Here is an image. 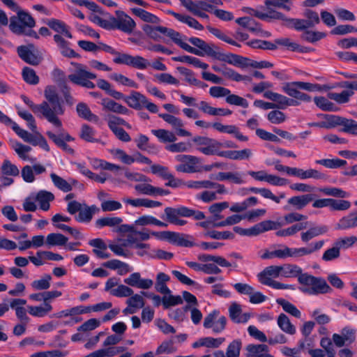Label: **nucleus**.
Listing matches in <instances>:
<instances>
[{
    "instance_id": "nucleus-36",
    "label": "nucleus",
    "mask_w": 357,
    "mask_h": 357,
    "mask_svg": "<svg viewBox=\"0 0 357 357\" xmlns=\"http://www.w3.org/2000/svg\"><path fill=\"white\" fill-rule=\"evenodd\" d=\"M327 231L328 227L324 225L311 227L307 230L301 233V239L303 242L307 243L317 236L326 234Z\"/></svg>"
},
{
    "instance_id": "nucleus-5",
    "label": "nucleus",
    "mask_w": 357,
    "mask_h": 357,
    "mask_svg": "<svg viewBox=\"0 0 357 357\" xmlns=\"http://www.w3.org/2000/svg\"><path fill=\"white\" fill-rule=\"evenodd\" d=\"M174 158L179 162L175 166V169L178 172L194 174L211 170V167L204 166L201 159L195 155L178 154Z\"/></svg>"
},
{
    "instance_id": "nucleus-52",
    "label": "nucleus",
    "mask_w": 357,
    "mask_h": 357,
    "mask_svg": "<svg viewBox=\"0 0 357 357\" xmlns=\"http://www.w3.org/2000/svg\"><path fill=\"white\" fill-rule=\"evenodd\" d=\"M222 75L226 78L236 81V82H241V81H247L251 82L252 78L250 76L242 75L233 69L223 66L222 67Z\"/></svg>"
},
{
    "instance_id": "nucleus-53",
    "label": "nucleus",
    "mask_w": 357,
    "mask_h": 357,
    "mask_svg": "<svg viewBox=\"0 0 357 357\" xmlns=\"http://www.w3.org/2000/svg\"><path fill=\"white\" fill-rule=\"evenodd\" d=\"M275 102V109H285L288 106H295L298 105V102L296 100L293 99H290L285 96H283L280 93H276L275 99L273 100Z\"/></svg>"
},
{
    "instance_id": "nucleus-50",
    "label": "nucleus",
    "mask_w": 357,
    "mask_h": 357,
    "mask_svg": "<svg viewBox=\"0 0 357 357\" xmlns=\"http://www.w3.org/2000/svg\"><path fill=\"white\" fill-rule=\"evenodd\" d=\"M105 119L107 122V126L112 132L119 128L120 126H123L128 129L131 128V125L130 123H127L123 119L118 116L109 114Z\"/></svg>"
},
{
    "instance_id": "nucleus-23",
    "label": "nucleus",
    "mask_w": 357,
    "mask_h": 357,
    "mask_svg": "<svg viewBox=\"0 0 357 357\" xmlns=\"http://www.w3.org/2000/svg\"><path fill=\"white\" fill-rule=\"evenodd\" d=\"M21 98L34 113H40L48 121H52V116L50 115L51 112L50 111V109H49V104L47 102L44 101L40 105H35L33 101L26 96H22Z\"/></svg>"
},
{
    "instance_id": "nucleus-20",
    "label": "nucleus",
    "mask_w": 357,
    "mask_h": 357,
    "mask_svg": "<svg viewBox=\"0 0 357 357\" xmlns=\"http://www.w3.org/2000/svg\"><path fill=\"white\" fill-rule=\"evenodd\" d=\"M281 276L280 266H269L266 267L261 272L258 273L257 278L259 282L264 285L274 281L273 278Z\"/></svg>"
},
{
    "instance_id": "nucleus-40",
    "label": "nucleus",
    "mask_w": 357,
    "mask_h": 357,
    "mask_svg": "<svg viewBox=\"0 0 357 357\" xmlns=\"http://www.w3.org/2000/svg\"><path fill=\"white\" fill-rule=\"evenodd\" d=\"M53 310L50 303L44 302L40 305H28L27 311L33 317H44L47 315Z\"/></svg>"
},
{
    "instance_id": "nucleus-37",
    "label": "nucleus",
    "mask_w": 357,
    "mask_h": 357,
    "mask_svg": "<svg viewBox=\"0 0 357 357\" xmlns=\"http://www.w3.org/2000/svg\"><path fill=\"white\" fill-rule=\"evenodd\" d=\"M216 179L221 181H230L237 185H241L245 183L244 174L239 172H219L217 174Z\"/></svg>"
},
{
    "instance_id": "nucleus-57",
    "label": "nucleus",
    "mask_w": 357,
    "mask_h": 357,
    "mask_svg": "<svg viewBox=\"0 0 357 357\" xmlns=\"http://www.w3.org/2000/svg\"><path fill=\"white\" fill-rule=\"evenodd\" d=\"M276 302L278 305L282 306V309L288 314L296 317L300 318L301 317V311L292 303L286 301L284 298H278Z\"/></svg>"
},
{
    "instance_id": "nucleus-44",
    "label": "nucleus",
    "mask_w": 357,
    "mask_h": 357,
    "mask_svg": "<svg viewBox=\"0 0 357 357\" xmlns=\"http://www.w3.org/2000/svg\"><path fill=\"white\" fill-rule=\"evenodd\" d=\"M123 220L117 216H106L98 218L95 222V226L98 229H102L105 227H116L121 224Z\"/></svg>"
},
{
    "instance_id": "nucleus-29",
    "label": "nucleus",
    "mask_w": 357,
    "mask_h": 357,
    "mask_svg": "<svg viewBox=\"0 0 357 357\" xmlns=\"http://www.w3.org/2000/svg\"><path fill=\"white\" fill-rule=\"evenodd\" d=\"M356 227H357V211L343 216L335 226V229L337 230H348Z\"/></svg>"
},
{
    "instance_id": "nucleus-19",
    "label": "nucleus",
    "mask_w": 357,
    "mask_h": 357,
    "mask_svg": "<svg viewBox=\"0 0 357 357\" xmlns=\"http://www.w3.org/2000/svg\"><path fill=\"white\" fill-rule=\"evenodd\" d=\"M185 186L190 189L201 190L208 188H217L220 194H227L228 191L222 184L211 181L209 180L203 181H188L185 183Z\"/></svg>"
},
{
    "instance_id": "nucleus-56",
    "label": "nucleus",
    "mask_w": 357,
    "mask_h": 357,
    "mask_svg": "<svg viewBox=\"0 0 357 357\" xmlns=\"http://www.w3.org/2000/svg\"><path fill=\"white\" fill-rule=\"evenodd\" d=\"M51 280V275L49 274H46L41 278L33 280L31 283V287L33 290L36 291H45L50 287Z\"/></svg>"
},
{
    "instance_id": "nucleus-51",
    "label": "nucleus",
    "mask_w": 357,
    "mask_h": 357,
    "mask_svg": "<svg viewBox=\"0 0 357 357\" xmlns=\"http://www.w3.org/2000/svg\"><path fill=\"white\" fill-rule=\"evenodd\" d=\"M132 13L139 17L142 20L152 24H158L160 19L155 15L139 8L132 9Z\"/></svg>"
},
{
    "instance_id": "nucleus-4",
    "label": "nucleus",
    "mask_w": 357,
    "mask_h": 357,
    "mask_svg": "<svg viewBox=\"0 0 357 357\" xmlns=\"http://www.w3.org/2000/svg\"><path fill=\"white\" fill-rule=\"evenodd\" d=\"M100 50L116 56L114 62L117 64H124L133 68L144 70L149 66V61L141 56H132L126 53H120L113 47L106 44H101Z\"/></svg>"
},
{
    "instance_id": "nucleus-33",
    "label": "nucleus",
    "mask_w": 357,
    "mask_h": 357,
    "mask_svg": "<svg viewBox=\"0 0 357 357\" xmlns=\"http://www.w3.org/2000/svg\"><path fill=\"white\" fill-rule=\"evenodd\" d=\"M252 155V151L250 149H244L239 151H220V157L231 160H248Z\"/></svg>"
},
{
    "instance_id": "nucleus-45",
    "label": "nucleus",
    "mask_w": 357,
    "mask_h": 357,
    "mask_svg": "<svg viewBox=\"0 0 357 357\" xmlns=\"http://www.w3.org/2000/svg\"><path fill=\"white\" fill-rule=\"evenodd\" d=\"M10 146L18 156L23 160H29L31 162H33L36 160L35 158H30L27 155V153L31 150L30 146L22 144L17 141H11Z\"/></svg>"
},
{
    "instance_id": "nucleus-30",
    "label": "nucleus",
    "mask_w": 357,
    "mask_h": 357,
    "mask_svg": "<svg viewBox=\"0 0 357 357\" xmlns=\"http://www.w3.org/2000/svg\"><path fill=\"white\" fill-rule=\"evenodd\" d=\"M146 97L141 93L132 91L129 96L124 98L125 102L131 108L141 109L144 103L146 102Z\"/></svg>"
},
{
    "instance_id": "nucleus-18",
    "label": "nucleus",
    "mask_w": 357,
    "mask_h": 357,
    "mask_svg": "<svg viewBox=\"0 0 357 357\" xmlns=\"http://www.w3.org/2000/svg\"><path fill=\"white\" fill-rule=\"evenodd\" d=\"M188 41L200 50L199 52L202 54L201 56L206 54L216 59H221V54L216 51L217 47L213 45L208 44L204 40L197 37H191L188 39ZM197 50L199 51V50Z\"/></svg>"
},
{
    "instance_id": "nucleus-21",
    "label": "nucleus",
    "mask_w": 357,
    "mask_h": 357,
    "mask_svg": "<svg viewBox=\"0 0 357 357\" xmlns=\"http://www.w3.org/2000/svg\"><path fill=\"white\" fill-rule=\"evenodd\" d=\"M123 282L130 287L142 289H149L153 285L152 280L142 278L140 273L138 272L130 274L129 277L124 279Z\"/></svg>"
},
{
    "instance_id": "nucleus-25",
    "label": "nucleus",
    "mask_w": 357,
    "mask_h": 357,
    "mask_svg": "<svg viewBox=\"0 0 357 357\" xmlns=\"http://www.w3.org/2000/svg\"><path fill=\"white\" fill-rule=\"evenodd\" d=\"M33 45L28 46L22 45L17 47V52L19 56L26 63L31 65H37L39 63V59L33 53Z\"/></svg>"
},
{
    "instance_id": "nucleus-47",
    "label": "nucleus",
    "mask_w": 357,
    "mask_h": 357,
    "mask_svg": "<svg viewBox=\"0 0 357 357\" xmlns=\"http://www.w3.org/2000/svg\"><path fill=\"white\" fill-rule=\"evenodd\" d=\"M279 328L285 333L294 335L296 332V327L291 323L289 317L284 314H280L277 319Z\"/></svg>"
},
{
    "instance_id": "nucleus-43",
    "label": "nucleus",
    "mask_w": 357,
    "mask_h": 357,
    "mask_svg": "<svg viewBox=\"0 0 357 357\" xmlns=\"http://www.w3.org/2000/svg\"><path fill=\"white\" fill-rule=\"evenodd\" d=\"M169 13L174 16L178 21L186 24L190 27L196 30L202 31L204 29V26L201 24L196 19L191 16L182 15L180 13H175L174 11H169Z\"/></svg>"
},
{
    "instance_id": "nucleus-13",
    "label": "nucleus",
    "mask_w": 357,
    "mask_h": 357,
    "mask_svg": "<svg viewBox=\"0 0 357 357\" xmlns=\"http://www.w3.org/2000/svg\"><path fill=\"white\" fill-rule=\"evenodd\" d=\"M324 245V241H318L309 243L305 247L289 248L288 247V257L301 258L310 255L319 251Z\"/></svg>"
},
{
    "instance_id": "nucleus-1",
    "label": "nucleus",
    "mask_w": 357,
    "mask_h": 357,
    "mask_svg": "<svg viewBox=\"0 0 357 357\" xmlns=\"http://www.w3.org/2000/svg\"><path fill=\"white\" fill-rule=\"evenodd\" d=\"M144 32L151 38L155 41L161 39L160 34H163L169 37L174 43L178 45L181 48L186 52L194 54L195 55H202V54L197 50L196 48L191 47L188 43L182 40L181 33L172 29H169L162 26H151L145 24L142 27Z\"/></svg>"
},
{
    "instance_id": "nucleus-22",
    "label": "nucleus",
    "mask_w": 357,
    "mask_h": 357,
    "mask_svg": "<svg viewBox=\"0 0 357 357\" xmlns=\"http://www.w3.org/2000/svg\"><path fill=\"white\" fill-rule=\"evenodd\" d=\"M241 348V340L236 339L228 344L225 352L222 350H216L213 356L214 357H240Z\"/></svg>"
},
{
    "instance_id": "nucleus-59",
    "label": "nucleus",
    "mask_w": 357,
    "mask_h": 357,
    "mask_svg": "<svg viewBox=\"0 0 357 357\" xmlns=\"http://www.w3.org/2000/svg\"><path fill=\"white\" fill-rule=\"evenodd\" d=\"M317 164L324 166L326 168L336 169L344 166L347 161L337 158L332 159H321L315 161Z\"/></svg>"
},
{
    "instance_id": "nucleus-14",
    "label": "nucleus",
    "mask_w": 357,
    "mask_h": 357,
    "mask_svg": "<svg viewBox=\"0 0 357 357\" xmlns=\"http://www.w3.org/2000/svg\"><path fill=\"white\" fill-rule=\"evenodd\" d=\"M188 207L179 206L177 208L167 207L165 208V219L172 225L183 226L187 221L181 219V217L187 218Z\"/></svg>"
},
{
    "instance_id": "nucleus-31",
    "label": "nucleus",
    "mask_w": 357,
    "mask_h": 357,
    "mask_svg": "<svg viewBox=\"0 0 357 357\" xmlns=\"http://www.w3.org/2000/svg\"><path fill=\"white\" fill-rule=\"evenodd\" d=\"M246 357H273L268 353V347L266 344H248L245 349Z\"/></svg>"
},
{
    "instance_id": "nucleus-12",
    "label": "nucleus",
    "mask_w": 357,
    "mask_h": 357,
    "mask_svg": "<svg viewBox=\"0 0 357 357\" xmlns=\"http://www.w3.org/2000/svg\"><path fill=\"white\" fill-rule=\"evenodd\" d=\"M219 312L214 310L209 313L204 321V327L206 328H211L215 333L222 332L226 326L227 319L224 316L218 317Z\"/></svg>"
},
{
    "instance_id": "nucleus-32",
    "label": "nucleus",
    "mask_w": 357,
    "mask_h": 357,
    "mask_svg": "<svg viewBox=\"0 0 357 357\" xmlns=\"http://www.w3.org/2000/svg\"><path fill=\"white\" fill-rule=\"evenodd\" d=\"M33 199L38 203L40 209L47 211L50 208V203L54 199V195L51 192L40 190L33 195Z\"/></svg>"
},
{
    "instance_id": "nucleus-2",
    "label": "nucleus",
    "mask_w": 357,
    "mask_h": 357,
    "mask_svg": "<svg viewBox=\"0 0 357 357\" xmlns=\"http://www.w3.org/2000/svg\"><path fill=\"white\" fill-rule=\"evenodd\" d=\"M36 26L33 17L27 12L19 10L17 15L10 18L9 28L12 32L17 35H25L38 38V33L33 30Z\"/></svg>"
},
{
    "instance_id": "nucleus-55",
    "label": "nucleus",
    "mask_w": 357,
    "mask_h": 357,
    "mask_svg": "<svg viewBox=\"0 0 357 357\" xmlns=\"http://www.w3.org/2000/svg\"><path fill=\"white\" fill-rule=\"evenodd\" d=\"M1 172L2 175L8 177L17 176L20 174V170L17 167L8 159L3 160L1 167Z\"/></svg>"
},
{
    "instance_id": "nucleus-46",
    "label": "nucleus",
    "mask_w": 357,
    "mask_h": 357,
    "mask_svg": "<svg viewBox=\"0 0 357 357\" xmlns=\"http://www.w3.org/2000/svg\"><path fill=\"white\" fill-rule=\"evenodd\" d=\"M172 59L174 61L181 62L192 65L196 68H202V69H207L208 65L206 63L201 61L200 59L188 55L174 56Z\"/></svg>"
},
{
    "instance_id": "nucleus-26",
    "label": "nucleus",
    "mask_w": 357,
    "mask_h": 357,
    "mask_svg": "<svg viewBox=\"0 0 357 357\" xmlns=\"http://www.w3.org/2000/svg\"><path fill=\"white\" fill-rule=\"evenodd\" d=\"M101 105L103 109L118 114L129 115L131 112L126 107L109 98H102Z\"/></svg>"
},
{
    "instance_id": "nucleus-6",
    "label": "nucleus",
    "mask_w": 357,
    "mask_h": 357,
    "mask_svg": "<svg viewBox=\"0 0 357 357\" xmlns=\"http://www.w3.org/2000/svg\"><path fill=\"white\" fill-rule=\"evenodd\" d=\"M151 133L155 136L161 143H170L165 146V149L172 153H183L190 150V144L185 142L174 143L177 140L174 132L165 129L151 130Z\"/></svg>"
},
{
    "instance_id": "nucleus-15",
    "label": "nucleus",
    "mask_w": 357,
    "mask_h": 357,
    "mask_svg": "<svg viewBox=\"0 0 357 357\" xmlns=\"http://www.w3.org/2000/svg\"><path fill=\"white\" fill-rule=\"evenodd\" d=\"M280 6H282V3L270 0L266 1L265 6H260L261 13H258V18L262 20H268L269 19L284 20V15L273 8Z\"/></svg>"
},
{
    "instance_id": "nucleus-3",
    "label": "nucleus",
    "mask_w": 357,
    "mask_h": 357,
    "mask_svg": "<svg viewBox=\"0 0 357 357\" xmlns=\"http://www.w3.org/2000/svg\"><path fill=\"white\" fill-rule=\"evenodd\" d=\"M300 290L306 294L319 295L331 293L332 289L322 278L314 277L307 273L299 277Z\"/></svg>"
},
{
    "instance_id": "nucleus-63",
    "label": "nucleus",
    "mask_w": 357,
    "mask_h": 357,
    "mask_svg": "<svg viewBox=\"0 0 357 357\" xmlns=\"http://www.w3.org/2000/svg\"><path fill=\"white\" fill-rule=\"evenodd\" d=\"M328 207L331 211H346L351 207V203L344 199H335L329 198Z\"/></svg>"
},
{
    "instance_id": "nucleus-27",
    "label": "nucleus",
    "mask_w": 357,
    "mask_h": 357,
    "mask_svg": "<svg viewBox=\"0 0 357 357\" xmlns=\"http://www.w3.org/2000/svg\"><path fill=\"white\" fill-rule=\"evenodd\" d=\"M213 4H210V3L204 1H197L196 5L190 10V13L200 18L208 20L209 16L206 14V12L213 14Z\"/></svg>"
},
{
    "instance_id": "nucleus-39",
    "label": "nucleus",
    "mask_w": 357,
    "mask_h": 357,
    "mask_svg": "<svg viewBox=\"0 0 357 357\" xmlns=\"http://www.w3.org/2000/svg\"><path fill=\"white\" fill-rule=\"evenodd\" d=\"M281 277L297 278L299 282V277L303 275L302 268L296 264H284L280 266Z\"/></svg>"
},
{
    "instance_id": "nucleus-49",
    "label": "nucleus",
    "mask_w": 357,
    "mask_h": 357,
    "mask_svg": "<svg viewBox=\"0 0 357 357\" xmlns=\"http://www.w3.org/2000/svg\"><path fill=\"white\" fill-rule=\"evenodd\" d=\"M68 238L60 233H50L46 237L47 246H63L66 245Z\"/></svg>"
},
{
    "instance_id": "nucleus-54",
    "label": "nucleus",
    "mask_w": 357,
    "mask_h": 357,
    "mask_svg": "<svg viewBox=\"0 0 357 357\" xmlns=\"http://www.w3.org/2000/svg\"><path fill=\"white\" fill-rule=\"evenodd\" d=\"M178 71L185 77V80L190 85H194L199 87H204V84L197 79L192 70L184 68V67H178Z\"/></svg>"
},
{
    "instance_id": "nucleus-60",
    "label": "nucleus",
    "mask_w": 357,
    "mask_h": 357,
    "mask_svg": "<svg viewBox=\"0 0 357 357\" xmlns=\"http://www.w3.org/2000/svg\"><path fill=\"white\" fill-rule=\"evenodd\" d=\"M220 60L227 62L229 64H232L234 66H238L242 68H245L246 62L248 61L247 57H243L242 56H239L234 54H231L229 55L226 56V57H223L221 54V59Z\"/></svg>"
},
{
    "instance_id": "nucleus-17",
    "label": "nucleus",
    "mask_w": 357,
    "mask_h": 357,
    "mask_svg": "<svg viewBox=\"0 0 357 357\" xmlns=\"http://www.w3.org/2000/svg\"><path fill=\"white\" fill-rule=\"evenodd\" d=\"M159 116L172 126L176 135L180 137L192 136L191 132L184 128V123L180 118L169 114H160Z\"/></svg>"
},
{
    "instance_id": "nucleus-35",
    "label": "nucleus",
    "mask_w": 357,
    "mask_h": 357,
    "mask_svg": "<svg viewBox=\"0 0 357 357\" xmlns=\"http://www.w3.org/2000/svg\"><path fill=\"white\" fill-rule=\"evenodd\" d=\"M98 211L99 208L96 206L92 205L89 206L84 204L82 210L75 216V220L79 222L89 223L93 219V215Z\"/></svg>"
},
{
    "instance_id": "nucleus-10",
    "label": "nucleus",
    "mask_w": 357,
    "mask_h": 357,
    "mask_svg": "<svg viewBox=\"0 0 357 357\" xmlns=\"http://www.w3.org/2000/svg\"><path fill=\"white\" fill-rule=\"evenodd\" d=\"M70 65L68 79L72 83L79 85L86 78H96V74L89 72L86 66L77 62H71Z\"/></svg>"
},
{
    "instance_id": "nucleus-48",
    "label": "nucleus",
    "mask_w": 357,
    "mask_h": 357,
    "mask_svg": "<svg viewBox=\"0 0 357 357\" xmlns=\"http://www.w3.org/2000/svg\"><path fill=\"white\" fill-rule=\"evenodd\" d=\"M170 280V277L165 273L160 272L157 274L155 288L157 291L162 294H169L171 290L166 283Z\"/></svg>"
},
{
    "instance_id": "nucleus-64",
    "label": "nucleus",
    "mask_w": 357,
    "mask_h": 357,
    "mask_svg": "<svg viewBox=\"0 0 357 357\" xmlns=\"http://www.w3.org/2000/svg\"><path fill=\"white\" fill-rule=\"evenodd\" d=\"M174 341L173 338L163 341L156 349L157 355L162 354H172L176 351V348L174 346Z\"/></svg>"
},
{
    "instance_id": "nucleus-11",
    "label": "nucleus",
    "mask_w": 357,
    "mask_h": 357,
    "mask_svg": "<svg viewBox=\"0 0 357 357\" xmlns=\"http://www.w3.org/2000/svg\"><path fill=\"white\" fill-rule=\"evenodd\" d=\"M299 89L307 91H321V87L319 84L305 82H287L282 86V91L292 98L295 97Z\"/></svg>"
},
{
    "instance_id": "nucleus-41",
    "label": "nucleus",
    "mask_w": 357,
    "mask_h": 357,
    "mask_svg": "<svg viewBox=\"0 0 357 357\" xmlns=\"http://www.w3.org/2000/svg\"><path fill=\"white\" fill-rule=\"evenodd\" d=\"M76 109L79 117L95 123L100 122V118L91 112L86 104L84 102L78 103Z\"/></svg>"
},
{
    "instance_id": "nucleus-24",
    "label": "nucleus",
    "mask_w": 357,
    "mask_h": 357,
    "mask_svg": "<svg viewBox=\"0 0 357 357\" xmlns=\"http://www.w3.org/2000/svg\"><path fill=\"white\" fill-rule=\"evenodd\" d=\"M278 248H271L266 249L263 251L260 257L262 259H272L274 258L286 259L288 258V246L285 245H280Z\"/></svg>"
},
{
    "instance_id": "nucleus-16",
    "label": "nucleus",
    "mask_w": 357,
    "mask_h": 357,
    "mask_svg": "<svg viewBox=\"0 0 357 357\" xmlns=\"http://www.w3.org/2000/svg\"><path fill=\"white\" fill-rule=\"evenodd\" d=\"M351 119L340 117L339 116L324 114V121L319 123L317 125L321 128H332L337 126H343L342 131L347 132L350 122Z\"/></svg>"
},
{
    "instance_id": "nucleus-8",
    "label": "nucleus",
    "mask_w": 357,
    "mask_h": 357,
    "mask_svg": "<svg viewBox=\"0 0 357 357\" xmlns=\"http://www.w3.org/2000/svg\"><path fill=\"white\" fill-rule=\"evenodd\" d=\"M196 149L206 155H220L222 143L208 137L196 136L192 139Z\"/></svg>"
},
{
    "instance_id": "nucleus-7",
    "label": "nucleus",
    "mask_w": 357,
    "mask_h": 357,
    "mask_svg": "<svg viewBox=\"0 0 357 357\" xmlns=\"http://www.w3.org/2000/svg\"><path fill=\"white\" fill-rule=\"evenodd\" d=\"M45 97L48 101L50 115L52 116V121H49L54 126L62 131V123L59 119L58 115L63 114V109L59 101L56 88L54 86H47L45 89Z\"/></svg>"
},
{
    "instance_id": "nucleus-42",
    "label": "nucleus",
    "mask_w": 357,
    "mask_h": 357,
    "mask_svg": "<svg viewBox=\"0 0 357 357\" xmlns=\"http://www.w3.org/2000/svg\"><path fill=\"white\" fill-rule=\"evenodd\" d=\"M47 24L54 31L63 34L68 38H73V36L69 31V26L63 22L52 18L47 22Z\"/></svg>"
},
{
    "instance_id": "nucleus-9",
    "label": "nucleus",
    "mask_w": 357,
    "mask_h": 357,
    "mask_svg": "<svg viewBox=\"0 0 357 357\" xmlns=\"http://www.w3.org/2000/svg\"><path fill=\"white\" fill-rule=\"evenodd\" d=\"M111 20L112 29H118L126 33H131L136 27V23L125 12L117 10L116 17L109 14L107 16Z\"/></svg>"
},
{
    "instance_id": "nucleus-61",
    "label": "nucleus",
    "mask_w": 357,
    "mask_h": 357,
    "mask_svg": "<svg viewBox=\"0 0 357 357\" xmlns=\"http://www.w3.org/2000/svg\"><path fill=\"white\" fill-rule=\"evenodd\" d=\"M95 130L87 124H83L81 127L79 137L83 140L88 142H96L97 139L95 138Z\"/></svg>"
},
{
    "instance_id": "nucleus-34",
    "label": "nucleus",
    "mask_w": 357,
    "mask_h": 357,
    "mask_svg": "<svg viewBox=\"0 0 357 357\" xmlns=\"http://www.w3.org/2000/svg\"><path fill=\"white\" fill-rule=\"evenodd\" d=\"M229 314L231 319L236 323H245L250 317L249 314H242L241 306L236 302L231 304L229 308Z\"/></svg>"
},
{
    "instance_id": "nucleus-58",
    "label": "nucleus",
    "mask_w": 357,
    "mask_h": 357,
    "mask_svg": "<svg viewBox=\"0 0 357 357\" xmlns=\"http://www.w3.org/2000/svg\"><path fill=\"white\" fill-rule=\"evenodd\" d=\"M89 20L93 23L105 29H112L111 20L108 17H104L98 13H91Z\"/></svg>"
},
{
    "instance_id": "nucleus-38",
    "label": "nucleus",
    "mask_w": 357,
    "mask_h": 357,
    "mask_svg": "<svg viewBox=\"0 0 357 357\" xmlns=\"http://www.w3.org/2000/svg\"><path fill=\"white\" fill-rule=\"evenodd\" d=\"M313 199L312 195L305 194L298 196H294L287 201L288 204L293 206L296 210H301L305 208Z\"/></svg>"
},
{
    "instance_id": "nucleus-62",
    "label": "nucleus",
    "mask_w": 357,
    "mask_h": 357,
    "mask_svg": "<svg viewBox=\"0 0 357 357\" xmlns=\"http://www.w3.org/2000/svg\"><path fill=\"white\" fill-rule=\"evenodd\" d=\"M354 94L351 91H348L347 89L341 93L331 92L328 94L330 99L335 100L337 103L343 104L349 100L350 97Z\"/></svg>"
},
{
    "instance_id": "nucleus-28",
    "label": "nucleus",
    "mask_w": 357,
    "mask_h": 357,
    "mask_svg": "<svg viewBox=\"0 0 357 357\" xmlns=\"http://www.w3.org/2000/svg\"><path fill=\"white\" fill-rule=\"evenodd\" d=\"M50 178L55 187L64 192L71 191L73 190V187L76 185L77 183V181L73 178L65 180L55 173H52L50 174Z\"/></svg>"
}]
</instances>
